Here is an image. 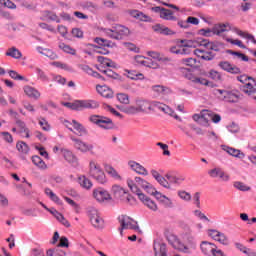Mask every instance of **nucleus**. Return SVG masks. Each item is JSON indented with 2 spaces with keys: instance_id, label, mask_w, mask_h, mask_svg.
<instances>
[{
  "instance_id": "nucleus-1",
  "label": "nucleus",
  "mask_w": 256,
  "mask_h": 256,
  "mask_svg": "<svg viewBox=\"0 0 256 256\" xmlns=\"http://www.w3.org/2000/svg\"><path fill=\"white\" fill-rule=\"evenodd\" d=\"M126 183L130 191L137 195L139 201H141L145 207L151 211H157V203L141 191L142 189L145 193H148V195H153V197H155L159 191H157L153 184L139 176L134 177V179L128 178Z\"/></svg>"
},
{
  "instance_id": "nucleus-2",
  "label": "nucleus",
  "mask_w": 256,
  "mask_h": 256,
  "mask_svg": "<svg viewBox=\"0 0 256 256\" xmlns=\"http://www.w3.org/2000/svg\"><path fill=\"white\" fill-rule=\"evenodd\" d=\"M166 239L173 249L185 253L186 255H192L193 251L197 249V242L195 238L191 236L187 238L186 243L181 242L179 237L175 234L166 235Z\"/></svg>"
},
{
  "instance_id": "nucleus-3",
  "label": "nucleus",
  "mask_w": 256,
  "mask_h": 256,
  "mask_svg": "<svg viewBox=\"0 0 256 256\" xmlns=\"http://www.w3.org/2000/svg\"><path fill=\"white\" fill-rule=\"evenodd\" d=\"M135 105L138 113H147V111H151L152 109H159V111L166 113V115L173 114V109L158 101L149 102L145 99H136Z\"/></svg>"
},
{
  "instance_id": "nucleus-4",
  "label": "nucleus",
  "mask_w": 256,
  "mask_h": 256,
  "mask_svg": "<svg viewBox=\"0 0 256 256\" xmlns=\"http://www.w3.org/2000/svg\"><path fill=\"white\" fill-rule=\"evenodd\" d=\"M88 175L96 181L99 185H105L109 181L107 179V174H105V170L103 166L99 164V161L95 159H91L88 164Z\"/></svg>"
},
{
  "instance_id": "nucleus-5",
  "label": "nucleus",
  "mask_w": 256,
  "mask_h": 256,
  "mask_svg": "<svg viewBox=\"0 0 256 256\" xmlns=\"http://www.w3.org/2000/svg\"><path fill=\"white\" fill-rule=\"evenodd\" d=\"M193 121L202 127H209V121L212 123H221V115L207 109H203L198 114L192 115Z\"/></svg>"
},
{
  "instance_id": "nucleus-6",
  "label": "nucleus",
  "mask_w": 256,
  "mask_h": 256,
  "mask_svg": "<svg viewBox=\"0 0 256 256\" xmlns=\"http://www.w3.org/2000/svg\"><path fill=\"white\" fill-rule=\"evenodd\" d=\"M233 29H235V27L231 28V25L229 24H216L212 29H201L200 33L205 37H209L210 33H213V35L222 37L224 41H227V39H229L227 33L233 31Z\"/></svg>"
},
{
  "instance_id": "nucleus-7",
  "label": "nucleus",
  "mask_w": 256,
  "mask_h": 256,
  "mask_svg": "<svg viewBox=\"0 0 256 256\" xmlns=\"http://www.w3.org/2000/svg\"><path fill=\"white\" fill-rule=\"evenodd\" d=\"M87 215L94 229L97 231H103V229H105V219H103V215L97 210V208H88Z\"/></svg>"
},
{
  "instance_id": "nucleus-8",
  "label": "nucleus",
  "mask_w": 256,
  "mask_h": 256,
  "mask_svg": "<svg viewBox=\"0 0 256 256\" xmlns=\"http://www.w3.org/2000/svg\"><path fill=\"white\" fill-rule=\"evenodd\" d=\"M111 193L117 201H122V203H130V205H133V196L129 194V191L122 187L121 185H113L111 188Z\"/></svg>"
},
{
  "instance_id": "nucleus-9",
  "label": "nucleus",
  "mask_w": 256,
  "mask_h": 256,
  "mask_svg": "<svg viewBox=\"0 0 256 256\" xmlns=\"http://www.w3.org/2000/svg\"><path fill=\"white\" fill-rule=\"evenodd\" d=\"M200 251L205 256H227L221 248L209 241H202L200 243Z\"/></svg>"
},
{
  "instance_id": "nucleus-10",
  "label": "nucleus",
  "mask_w": 256,
  "mask_h": 256,
  "mask_svg": "<svg viewBox=\"0 0 256 256\" xmlns=\"http://www.w3.org/2000/svg\"><path fill=\"white\" fill-rule=\"evenodd\" d=\"M119 231L120 235H123L124 229H133L136 231V233H141V229L139 228V225L137 224V221L131 219L129 216L122 215L119 217Z\"/></svg>"
},
{
  "instance_id": "nucleus-11",
  "label": "nucleus",
  "mask_w": 256,
  "mask_h": 256,
  "mask_svg": "<svg viewBox=\"0 0 256 256\" xmlns=\"http://www.w3.org/2000/svg\"><path fill=\"white\" fill-rule=\"evenodd\" d=\"M83 109H99V101L87 99L73 102V111H83Z\"/></svg>"
},
{
  "instance_id": "nucleus-12",
  "label": "nucleus",
  "mask_w": 256,
  "mask_h": 256,
  "mask_svg": "<svg viewBox=\"0 0 256 256\" xmlns=\"http://www.w3.org/2000/svg\"><path fill=\"white\" fill-rule=\"evenodd\" d=\"M180 71L182 75H184V77L188 79V81H191L195 85H209L208 79L195 76L193 73H191V70L188 68H180Z\"/></svg>"
},
{
  "instance_id": "nucleus-13",
  "label": "nucleus",
  "mask_w": 256,
  "mask_h": 256,
  "mask_svg": "<svg viewBox=\"0 0 256 256\" xmlns=\"http://www.w3.org/2000/svg\"><path fill=\"white\" fill-rule=\"evenodd\" d=\"M93 198L97 203H109V201L113 200L109 191L104 188H96L92 192Z\"/></svg>"
},
{
  "instance_id": "nucleus-14",
  "label": "nucleus",
  "mask_w": 256,
  "mask_h": 256,
  "mask_svg": "<svg viewBox=\"0 0 256 256\" xmlns=\"http://www.w3.org/2000/svg\"><path fill=\"white\" fill-rule=\"evenodd\" d=\"M240 83H243L242 91L245 95H250L252 91H255V87H253V83H255V79L249 77L247 75H240L237 77Z\"/></svg>"
},
{
  "instance_id": "nucleus-15",
  "label": "nucleus",
  "mask_w": 256,
  "mask_h": 256,
  "mask_svg": "<svg viewBox=\"0 0 256 256\" xmlns=\"http://www.w3.org/2000/svg\"><path fill=\"white\" fill-rule=\"evenodd\" d=\"M131 34V31L129 28L123 26V25H116L114 27V30H110L109 36L112 39H125V37H129Z\"/></svg>"
},
{
  "instance_id": "nucleus-16",
  "label": "nucleus",
  "mask_w": 256,
  "mask_h": 256,
  "mask_svg": "<svg viewBox=\"0 0 256 256\" xmlns=\"http://www.w3.org/2000/svg\"><path fill=\"white\" fill-rule=\"evenodd\" d=\"M70 139L74 142L75 149L80 151V153H90V151H93V144L87 143L73 135L70 136Z\"/></svg>"
},
{
  "instance_id": "nucleus-17",
  "label": "nucleus",
  "mask_w": 256,
  "mask_h": 256,
  "mask_svg": "<svg viewBox=\"0 0 256 256\" xmlns=\"http://www.w3.org/2000/svg\"><path fill=\"white\" fill-rule=\"evenodd\" d=\"M151 11H153V13H157L160 19H164L165 21H177V17H175L173 12L169 9L155 6L151 8Z\"/></svg>"
},
{
  "instance_id": "nucleus-18",
  "label": "nucleus",
  "mask_w": 256,
  "mask_h": 256,
  "mask_svg": "<svg viewBox=\"0 0 256 256\" xmlns=\"http://www.w3.org/2000/svg\"><path fill=\"white\" fill-rule=\"evenodd\" d=\"M128 167L131 169V171L137 173V175H142L143 177H147L149 175V170H147L145 166L141 165V163L137 161L129 160Z\"/></svg>"
},
{
  "instance_id": "nucleus-19",
  "label": "nucleus",
  "mask_w": 256,
  "mask_h": 256,
  "mask_svg": "<svg viewBox=\"0 0 256 256\" xmlns=\"http://www.w3.org/2000/svg\"><path fill=\"white\" fill-rule=\"evenodd\" d=\"M153 251L155 256H167V244L161 240H155L153 244Z\"/></svg>"
},
{
  "instance_id": "nucleus-20",
  "label": "nucleus",
  "mask_w": 256,
  "mask_h": 256,
  "mask_svg": "<svg viewBox=\"0 0 256 256\" xmlns=\"http://www.w3.org/2000/svg\"><path fill=\"white\" fill-rule=\"evenodd\" d=\"M42 207H44L46 209V211L51 213V215H53V217H55V219H57L59 221V223H61V225H63L64 227H71V223H69L67 221V219L65 218V216H63V214H61L55 208L50 209L45 205H42Z\"/></svg>"
},
{
  "instance_id": "nucleus-21",
  "label": "nucleus",
  "mask_w": 256,
  "mask_h": 256,
  "mask_svg": "<svg viewBox=\"0 0 256 256\" xmlns=\"http://www.w3.org/2000/svg\"><path fill=\"white\" fill-rule=\"evenodd\" d=\"M218 67L226 73H231L232 75H239L241 73V69L228 61L219 62Z\"/></svg>"
},
{
  "instance_id": "nucleus-22",
  "label": "nucleus",
  "mask_w": 256,
  "mask_h": 256,
  "mask_svg": "<svg viewBox=\"0 0 256 256\" xmlns=\"http://www.w3.org/2000/svg\"><path fill=\"white\" fill-rule=\"evenodd\" d=\"M208 175L210 177H212L213 179H217V177H219V179H221V181H229V179H230L229 174L225 173V171H223V169H221L219 167L209 170Z\"/></svg>"
},
{
  "instance_id": "nucleus-23",
  "label": "nucleus",
  "mask_w": 256,
  "mask_h": 256,
  "mask_svg": "<svg viewBox=\"0 0 256 256\" xmlns=\"http://www.w3.org/2000/svg\"><path fill=\"white\" fill-rule=\"evenodd\" d=\"M96 91L101 97H104L105 99H113L115 93L109 86L107 85H97Z\"/></svg>"
},
{
  "instance_id": "nucleus-24",
  "label": "nucleus",
  "mask_w": 256,
  "mask_h": 256,
  "mask_svg": "<svg viewBox=\"0 0 256 256\" xmlns=\"http://www.w3.org/2000/svg\"><path fill=\"white\" fill-rule=\"evenodd\" d=\"M104 169L107 175H109V177L114 179V181H123V176L119 174V172L117 171V169H115V167H113V165L105 163Z\"/></svg>"
},
{
  "instance_id": "nucleus-25",
  "label": "nucleus",
  "mask_w": 256,
  "mask_h": 256,
  "mask_svg": "<svg viewBox=\"0 0 256 256\" xmlns=\"http://www.w3.org/2000/svg\"><path fill=\"white\" fill-rule=\"evenodd\" d=\"M23 91L27 97L30 99H35L36 101L38 99H41V92L37 90V88L33 86L26 85L23 87Z\"/></svg>"
},
{
  "instance_id": "nucleus-26",
  "label": "nucleus",
  "mask_w": 256,
  "mask_h": 256,
  "mask_svg": "<svg viewBox=\"0 0 256 256\" xmlns=\"http://www.w3.org/2000/svg\"><path fill=\"white\" fill-rule=\"evenodd\" d=\"M151 91L156 97H165V95L171 94V89L163 85H153Z\"/></svg>"
},
{
  "instance_id": "nucleus-27",
  "label": "nucleus",
  "mask_w": 256,
  "mask_h": 256,
  "mask_svg": "<svg viewBox=\"0 0 256 256\" xmlns=\"http://www.w3.org/2000/svg\"><path fill=\"white\" fill-rule=\"evenodd\" d=\"M16 125H18V135L25 137V139H29L31 137V130H29L24 121L18 120L16 121Z\"/></svg>"
},
{
  "instance_id": "nucleus-28",
  "label": "nucleus",
  "mask_w": 256,
  "mask_h": 256,
  "mask_svg": "<svg viewBox=\"0 0 256 256\" xmlns=\"http://www.w3.org/2000/svg\"><path fill=\"white\" fill-rule=\"evenodd\" d=\"M169 51L174 55H189V50H187V48H184L183 43H181V41H178L176 45L171 46Z\"/></svg>"
},
{
  "instance_id": "nucleus-29",
  "label": "nucleus",
  "mask_w": 256,
  "mask_h": 256,
  "mask_svg": "<svg viewBox=\"0 0 256 256\" xmlns=\"http://www.w3.org/2000/svg\"><path fill=\"white\" fill-rule=\"evenodd\" d=\"M223 151L231 155L232 157H236L237 159H245V153L241 152L239 149H235L229 146H222Z\"/></svg>"
},
{
  "instance_id": "nucleus-30",
  "label": "nucleus",
  "mask_w": 256,
  "mask_h": 256,
  "mask_svg": "<svg viewBox=\"0 0 256 256\" xmlns=\"http://www.w3.org/2000/svg\"><path fill=\"white\" fill-rule=\"evenodd\" d=\"M61 153L65 161H67L71 165H77V156H75V154H73L71 150L62 148Z\"/></svg>"
},
{
  "instance_id": "nucleus-31",
  "label": "nucleus",
  "mask_w": 256,
  "mask_h": 256,
  "mask_svg": "<svg viewBox=\"0 0 256 256\" xmlns=\"http://www.w3.org/2000/svg\"><path fill=\"white\" fill-rule=\"evenodd\" d=\"M124 75L132 81H143V79H145V75H143V73L135 70H124Z\"/></svg>"
},
{
  "instance_id": "nucleus-32",
  "label": "nucleus",
  "mask_w": 256,
  "mask_h": 256,
  "mask_svg": "<svg viewBox=\"0 0 256 256\" xmlns=\"http://www.w3.org/2000/svg\"><path fill=\"white\" fill-rule=\"evenodd\" d=\"M152 29L153 31H155V33H159L160 35H175V32L173 30L161 24L154 25Z\"/></svg>"
},
{
  "instance_id": "nucleus-33",
  "label": "nucleus",
  "mask_w": 256,
  "mask_h": 256,
  "mask_svg": "<svg viewBox=\"0 0 256 256\" xmlns=\"http://www.w3.org/2000/svg\"><path fill=\"white\" fill-rule=\"evenodd\" d=\"M44 193L47 195V197H49L50 200L53 201V203H56V205H63V200L59 198V196H57V194H55L51 188H45Z\"/></svg>"
},
{
  "instance_id": "nucleus-34",
  "label": "nucleus",
  "mask_w": 256,
  "mask_h": 256,
  "mask_svg": "<svg viewBox=\"0 0 256 256\" xmlns=\"http://www.w3.org/2000/svg\"><path fill=\"white\" fill-rule=\"evenodd\" d=\"M129 15L137 21H151V18L139 10H130Z\"/></svg>"
},
{
  "instance_id": "nucleus-35",
  "label": "nucleus",
  "mask_w": 256,
  "mask_h": 256,
  "mask_svg": "<svg viewBox=\"0 0 256 256\" xmlns=\"http://www.w3.org/2000/svg\"><path fill=\"white\" fill-rule=\"evenodd\" d=\"M42 21H47V19H49L50 21H55L56 23H61V18H59V16H57V14L46 10L42 12Z\"/></svg>"
},
{
  "instance_id": "nucleus-36",
  "label": "nucleus",
  "mask_w": 256,
  "mask_h": 256,
  "mask_svg": "<svg viewBox=\"0 0 256 256\" xmlns=\"http://www.w3.org/2000/svg\"><path fill=\"white\" fill-rule=\"evenodd\" d=\"M232 33H236V35H239V37H242L243 39H248V41H251L256 45L255 36H253L252 34L243 32V30H240L239 28H233Z\"/></svg>"
},
{
  "instance_id": "nucleus-37",
  "label": "nucleus",
  "mask_w": 256,
  "mask_h": 256,
  "mask_svg": "<svg viewBox=\"0 0 256 256\" xmlns=\"http://www.w3.org/2000/svg\"><path fill=\"white\" fill-rule=\"evenodd\" d=\"M97 61L101 64L100 67H111L113 69L117 67V64L114 61L104 56H98Z\"/></svg>"
},
{
  "instance_id": "nucleus-38",
  "label": "nucleus",
  "mask_w": 256,
  "mask_h": 256,
  "mask_svg": "<svg viewBox=\"0 0 256 256\" xmlns=\"http://www.w3.org/2000/svg\"><path fill=\"white\" fill-rule=\"evenodd\" d=\"M99 127L100 129H104L105 131H111L115 129V123H113V120H111V118L104 117Z\"/></svg>"
},
{
  "instance_id": "nucleus-39",
  "label": "nucleus",
  "mask_w": 256,
  "mask_h": 256,
  "mask_svg": "<svg viewBox=\"0 0 256 256\" xmlns=\"http://www.w3.org/2000/svg\"><path fill=\"white\" fill-rule=\"evenodd\" d=\"M73 129L77 132L78 137H83L87 135V128L83 124L79 123L77 120H73Z\"/></svg>"
},
{
  "instance_id": "nucleus-40",
  "label": "nucleus",
  "mask_w": 256,
  "mask_h": 256,
  "mask_svg": "<svg viewBox=\"0 0 256 256\" xmlns=\"http://www.w3.org/2000/svg\"><path fill=\"white\" fill-rule=\"evenodd\" d=\"M78 183L83 189L89 190L93 187V182H91V180L85 175H81L78 177Z\"/></svg>"
},
{
  "instance_id": "nucleus-41",
  "label": "nucleus",
  "mask_w": 256,
  "mask_h": 256,
  "mask_svg": "<svg viewBox=\"0 0 256 256\" xmlns=\"http://www.w3.org/2000/svg\"><path fill=\"white\" fill-rule=\"evenodd\" d=\"M157 201H160V203H163L166 207H173V200L171 198L163 195L161 192L156 193V196H154Z\"/></svg>"
},
{
  "instance_id": "nucleus-42",
  "label": "nucleus",
  "mask_w": 256,
  "mask_h": 256,
  "mask_svg": "<svg viewBox=\"0 0 256 256\" xmlns=\"http://www.w3.org/2000/svg\"><path fill=\"white\" fill-rule=\"evenodd\" d=\"M220 95H224V99L229 101L230 103H235L239 99L237 94H234L233 92H227L225 90H217Z\"/></svg>"
},
{
  "instance_id": "nucleus-43",
  "label": "nucleus",
  "mask_w": 256,
  "mask_h": 256,
  "mask_svg": "<svg viewBox=\"0 0 256 256\" xmlns=\"http://www.w3.org/2000/svg\"><path fill=\"white\" fill-rule=\"evenodd\" d=\"M165 178L170 185H180L182 181H185V178L173 174H166Z\"/></svg>"
},
{
  "instance_id": "nucleus-44",
  "label": "nucleus",
  "mask_w": 256,
  "mask_h": 256,
  "mask_svg": "<svg viewBox=\"0 0 256 256\" xmlns=\"http://www.w3.org/2000/svg\"><path fill=\"white\" fill-rule=\"evenodd\" d=\"M120 111H122V113H126V115H137V113H139V111L137 110V105H129V106H122L119 107Z\"/></svg>"
},
{
  "instance_id": "nucleus-45",
  "label": "nucleus",
  "mask_w": 256,
  "mask_h": 256,
  "mask_svg": "<svg viewBox=\"0 0 256 256\" xmlns=\"http://www.w3.org/2000/svg\"><path fill=\"white\" fill-rule=\"evenodd\" d=\"M192 215L196 217V219H199L200 221H203L204 223H211V219L205 215L201 210L196 209L192 211Z\"/></svg>"
},
{
  "instance_id": "nucleus-46",
  "label": "nucleus",
  "mask_w": 256,
  "mask_h": 256,
  "mask_svg": "<svg viewBox=\"0 0 256 256\" xmlns=\"http://www.w3.org/2000/svg\"><path fill=\"white\" fill-rule=\"evenodd\" d=\"M32 163H34V165L38 167V169H41L42 171H45L48 168L45 161H43V159H41V157L39 156H33Z\"/></svg>"
},
{
  "instance_id": "nucleus-47",
  "label": "nucleus",
  "mask_w": 256,
  "mask_h": 256,
  "mask_svg": "<svg viewBox=\"0 0 256 256\" xmlns=\"http://www.w3.org/2000/svg\"><path fill=\"white\" fill-rule=\"evenodd\" d=\"M6 56L12 57L13 59H21V57H23V54L16 47H12L7 50Z\"/></svg>"
},
{
  "instance_id": "nucleus-48",
  "label": "nucleus",
  "mask_w": 256,
  "mask_h": 256,
  "mask_svg": "<svg viewBox=\"0 0 256 256\" xmlns=\"http://www.w3.org/2000/svg\"><path fill=\"white\" fill-rule=\"evenodd\" d=\"M16 149L19 151V153H22V155H27V153L30 151L29 145L23 141L17 142Z\"/></svg>"
},
{
  "instance_id": "nucleus-49",
  "label": "nucleus",
  "mask_w": 256,
  "mask_h": 256,
  "mask_svg": "<svg viewBox=\"0 0 256 256\" xmlns=\"http://www.w3.org/2000/svg\"><path fill=\"white\" fill-rule=\"evenodd\" d=\"M59 49H61V51H63L64 53H67L68 55H76L77 50H75V48L61 42L59 44Z\"/></svg>"
},
{
  "instance_id": "nucleus-50",
  "label": "nucleus",
  "mask_w": 256,
  "mask_h": 256,
  "mask_svg": "<svg viewBox=\"0 0 256 256\" xmlns=\"http://www.w3.org/2000/svg\"><path fill=\"white\" fill-rule=\"evenodd\" d=\"M38 124L40 125L42 131H46V133H49V131H51V124H49V121H47V119L39 117Z\"/></svg>"
},
{
  "instance_id": "nucleus-51",
  "label": "nucleus",
  "mask_w": 256,
  "mask_h": 256,
  "mask_svg": "<svg viewBox=\"0 0 256 256\" xmlns=\"http://www.w3.org/2000/svg\"><path fill=\"white\" fill-rule=\"evenodd\" d=\"M65 255H66L65 251H63L59 247H55V248L49 249L46 252V256H65Z\"/></svg>"
},
{
  "instance_id": "nucleus-52",
  "label": "nucleus",
  "mask_w": 256,
  "mask_h": 256,
  "mask_svg": "<svg viewBox=\"0 0 256 256\" xmlns=\"http://www.w3.org/2000/svg\"><path fill=\"white\" fill-rule=\"evenodd\" d=\"M204 47L208 49V51H221V44L217 42H209L206 40Z\"/></svg>"
},
{
  "instance_id": "nucleus-53",
  "label": "nucleus",
  "mask_w": 256,
  "mask_h": 256,
  "mask_svg": "<svg viewBox=\"0 0 256 256\" xmlns=\"http://www.w3.org/2000/svg\"><path fill=\"white\" fill-rule=\"evenodd\" d=\"M182 65H187V67H199V61L195 58H185L181 61Z\"/></svg>"
},
{
  "instance_id": "nucleus-54",
  "label": "nucleus",
  "mask_w": 256,
  "mask_h": 256,
  "mask_svg": "<svg viewBox=\"0 0 256 256\" xmlns=\"http://www.w3.org/2000/svg\"><path fill=\"white\" fill-rule=\"evenodd\" d=\"M147 56L151 57V59H155V61H169V58H163L159 52L155 51H148Z\"/></svg>"
},
{
  "instance_id": "nucleus-55",
  "label": "nucleus",
  "mask_w": 256,
  "mask_h": 256,
  "mask_svg": "<svg viewBox=\"0 0 256 256\" xmlns=\"http://www.w3.org/2000/svg\"><path fill=\"white\" fill-rule=\"evenodd\" d=\"M180 43H182V46L184 47V49H187L188 51V55H191L193 47H195V45H193V40H180Z\"/></svg>"
},
{
  "instance_id": "nucleus-56",
  "label": "nucleus",
  "mask_w": 256,
  "mask_h": 256,
  "mask_svg": "<svg viewBox=\"0 0 256 256\" xmlns=\"http://www.w3.org/2000/svg\"><path fill=\"white\" fill-rule=\"evenodd\" d=\"M227 53H229V55H233L234 57H236V59H240V61H249V57H247V55L243 53L235 52L233 50H228Z\"/></svg>"
},
{
  "instance_id": "nucleus-57",
  "label": "nucleus",
  "mask_w": 256,
  "mask_h": 256,
  "mask_svg": "<svg viewBox=\"0 0 256 256\" xmlns=\"http://www.w3.org/2000/svg\"><path fill=\"white\" fill-rule=\"evenodd\" d=\"M94 41L97 45H100V47H113V42L103 38H95Z\"/></svg>"
},
{
  "instance_id": "nucleus-58",
  "label": "nucleus",
  "mask_w": 256,
  "mask_h": 256,
  "mask_svg": "<svg viewBox=\"0 0 256 256\" xmlns=\"http://www.w3.org/2000/svg\"><path fill=\"white\" fill-rule=\"evenodd\" d=\"M144 67H148L149 69H159L161 66L156 61H153V59L146 58Z\"/></svg>"
},
{
  "instance_id": "nucleus-59",
  "label": "nucleus",
  "mask_w": 256,
  "mask_h": 256,
  "mask_svg": "<svg viewBox=\"0 0 256 256\" xmlns=\"http://www.w3.org/2000/svg\"><path fill=\"white\" fill-rule=\"evenodd\" d=\"M104 118H105V116L91 115L89 117V122L93 123L94 125H97L99 127V125H101Z\"/></svg>"
},
{
  "instance_id": "nucleus-60",
  "label": "nucleus",
  "mask_w": 256,
  "mask_h": 256,
  "mask_svg": "<svg viewBox=\"0 0 256 256\" xmlns=\"http://www.w3.org/2000/svg\"><path fill=\"white\" fill-rule=\"evenodd\" d=\"M146 61H147V57H144L142 55H137L134 57V63L139 67H145Z\"/></svg>"
},
{
  "instance_id": "nucleus-61",
  "label": "nucleus",
  "mask_w": 256,
  "mask_h": 256,
  "mask_svg": "<svg viewBox=\"0 0 256 256\" xmlns=\"http://www.w3.org/2000/svg\"><path fill=\"white\" fill-rule=\"evenodd\" d=\"M234 187L238 189V191H251V187L240 181L234 182Z\"/></svg>"
},
{
  "instance_id": "nucleus-62",
  "label": "nucleus",
  "mask_w": 256,
  "mask_h": 256,
  "mask_svg": "<svg viewBox=\"0 0 256 256\" xmlns=\"http://www.w3.org/2000/svg\"><path fill=\"white\" fill-rule=\"evenodd\" d=\"M215 241L220 243V245H229V238L223 232H220L218 238Z\"/></svg>"
},
{
  "instance_id": "nucleus-63",
  "label": "nucleus",
  "mask_w": 256,
  "mask_h": 256,
  "mask_svg": "<svg viewBox=\"0 0 256 256\" xmlns=\"http://www.w3.org/2000/svg\"><path fill=\"white\" fill-rule=\"evenodd\" d=\"M117 99H118L119 103H122L123 105H129V103H130L129 95H127L125 93L117 94Z\"/></svg>"
},
{
  "instance_id": "nucleus-64",
  "label": "nucleus",
  "mask_w": 256,
  "mask_h": 256,
  "mask_svg": "<svg viewBox=\"0 0 256 256\" xmlns=\"http://www.w3.org/2000/svg\"><path fill=\"white\" fill-rule=\"evenodd\" d=\"M156 181L157 183H159V185H161V187H164V189H171V184L169 183V180H167V178L161 176Z\"/></svg>"
}]
</instances>
